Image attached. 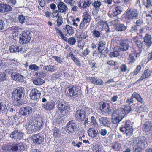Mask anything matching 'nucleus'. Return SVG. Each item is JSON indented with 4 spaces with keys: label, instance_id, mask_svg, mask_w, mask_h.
<instances>
[{
    "label": "nucleus",
    "instance_id": "nucleus-11",
    "mask_svg": "<svg viewBox=\"0 0 152 152\" xmlns=\"http://www.w3.org/2000/svg\"><path fill=\"white\" fill-rule=\"evenodd\" d=\"M33 109L31 107L29 106L22 107L19 111V114L20 116H26L29 115L33 112Z\"/></svg>",
    "mask_w": 152,
    "mask_h": 152
},
{
    "label": "nucleus",
    "instance_id": "nucleus-38",
    "mask_svg": "<svg viewBox=\"0 0 152 152\" xmlns=\"http://www.w3.org/2000/svg\"><path fill=\"white\" fill-rule=\"evenodd\" d=\"M34 83L36 85H40L44 83L43 79L39 78H36L33 81Z\"/></svg>",
    "mask_w": 152,
    "mask_h": 152
},
{
    "label": "nucleus",
    "instance_id": "nucleus-26",
    "mask_svg": "<svg viewBox=\"0 0 152 152\" xmlns=\"http://www.w3.org/2000/svg\"><path fill=\"white\" fill-rule=\"evenodd\" d=\"M91 16L88 12L86 11L83 13V16L82 21L85 22L86 23L89 22L91 20Z\"/></svg>",
    "mask_w": 152,
    "mask_h": 152
},
{
    "label": "nucleus",
    "instance_id": "nucleus-46",
    "mask_svg": "<svg viewBox=\"0 0 152 152\" xmlns=\"http://www.w3.org/2000/svg\"><path fill=\"white\" fill-rule=\"evenodd\" d=\"M92 36L94 38H98L101 34L98 30H94L92 32Z\"/></svg>",
    "mask_w": 152,
    "mask_h": 152
},
{
    "label": "nucleus",
    "instance_id": "nucleus-15",
    "mask_svg": "<svg viewBox=\"0 0 152 152\" xmlns=\"http://www.w3.org/2000/svg\"><path fill=\"white\" fill-rule=\"evenodd\" d=\"M57 6L58 10L56 11L54 13H57L58 12V13H66L68 10V8L66 5L63 2L61 1L59 2Z\"/></svg>",
    "mask_w": 152,
    "mask_h": 152
},
{
    "label": "nucleus",
    "instance_id": "nucleus-61",
    "mask_svg": "<svg viewBox=\"0 0 152 152\" xmlns=\"http://www.w3.org/2000/svg\"><path fill=\"white\" fill-rule=\"evenodd\" d=\"M72 60L76 65L79 67L81 66V64L75 57L74 56V57H73Z\"/></svg>",
    "mask_w": 152,
    "mask_h": 152
},
{
    "label": "nucleus",
    "instance_id": "nucleus-2",
    "mask_svg": "<svg viewBox=\"0 0 152 152\" xmlns=\"http://www.w3.org/2000/svg\"><path fill=\"white\" fill-rule=\"evenodd\" d=\"M146 142V139L144 137L134 138L133 144L134 152H138L140 151L142 147L145 146Z\"/></svg>",
    "mask_w": 152,
    "mask_h": 152
},
{
    "label": "nucleus",
    "instance_id": "nucleus-7",
    "mask_svg": "<svg viewBox=\"0 0 152 152\" xmlns=\"http://www.w3.org/2000/svg\"><path fill=\"white\" fill-rule=\"evenodd\" d=\"M77 127V124L76 122L71 120L67 124L65 127V130L67 133H73L76 131Z\"/></svg>",
    "mask_w": 152,
    "mask_h": 152
},
{
    "label": "nucleus",
    "instance_id": "nucleus-28",
    "mask_svg": "<svg viewBox=\"0 0 152 152\" xmlns=\"http://www.w3.org/2000/svg\"><path fill=\"white\" fill-rule=\"evenodd\" d=\"M122 12V8L121 6H117L115 8L112 13L114 17L117 16L118 15L121 14Z\"/></svg>",
    "mask_w": 152,
    "mask_h": 152
},
{
    "label": "nucleus",
    "instance_id": "nucleus-18",
    "mask_svg": "<svg viewBox=\"0 0 152 152\" xmlns=\"http://www.w3.org/2000/svg\"><path fill=\"white\" fill-rule=\"evenodd\" d=\"M41 95L40 92L36 88L32 90L30 94L31 98L33 100L38 99Z\"/></svg>",
    "mask_w": 152,
    "mask_h": 152
},
{
    "label": "nucleus",
    "instance_id": "nucleus-60",
    "mask_svg": "<svg viewBox=\"0 0 152 152\" xmlns=\"http://www.w3.org/2000/svg\"><path fill=\"white\" fill-rule=\"evenodd\" d=\"M55 105V103L53 100H51L48 103V107L50 109L53 108Z\"/></svg>",
    "mask_w": 152,
    "mask_h": 152
},
{
    "label": "nucleus",
    "instance_id": "nucleus-9",
    "mask_svg": "<svg viewBox=\"0 0 152 152\" xmlns=\"http://www.w3.org/2000/svg\"><path fill=\"white\" fill-rule=\"evenodd\" d=\"M25 91L23 89L20 88L15 90L12 94V99L19 101L20 98L24 96Z\"/></svg>",
    "mask_w": 152,
    "mask_h": 152
},
{
    "label": "nucleus",
    "instance_id": "nucleus-57",
    "mask_svg": "<svg viewBox=\"0 0 152 152\" xmlns=\"http://www.w3.org/2000/svg\"><path fill=\"white\" fill-rule=\"evenodd\" d=\"M29 69L31 70L37 71L39 69V67L35 64H31L29 66Z\"/></svg>",
    "mask_w": 152,
    "mask_h": 152
},
{
    "label": "nucleus",
    "instance_id": "nucleus-6",
    "mask_svg": "<svg viewBox=\"0 0 152 152\" xmlns=\"http://www.w3.org/2000/svg\"><path fill=\"white\" fill-rule=\"evenodd\" d=\"M67 93V95L68 96L75 98V97H78V95L82 93V92L79 88L73 86L68 88Z\"/></svg>",
    "mask_w": 152,
    "mask_h": 152
},
{
    "label": "nucleus",
    "instance_id": "nucleus-36",
    "mask_svg": "<svg viewBox=\"0 0 152 152\" xmlns=\"http://www.w3.org/2000/svg\"><path fill=\"white\" fill-rule=\"evenodd\" d=\"M11 144H4L2 146L1 148L4 151L10 152Z\"/></svg>",
    "mask_w": 152,
    "mask_h": 152
},
{
    "label": "nucleus",
    "instance_id": "nucleus-12",
    "mask_svg": "<svg viewBox=\"0 0 152 152\" xmlns=\"http://www.w3.org/2000/svg\"><path fill=\"white\" fill-rule=\"evenodd\" d=\"M24 145L22 142L11 144L10 152H18L24 149Z\"/></svg>",
    "mask_w": 152,
    "mask_h": 152
},
{
    "label": "nucleus",
    "instance_id": "nucleus-52",
    "mask_svg": "<svg viewBox=\"0 0 152 152\" xmlns=\"http://www.w3.org/2000/svg\"><path fill=\"white\" fill-rule=\"evenodd\" d=\"M42 119H41L40 120L37 121V122L36 124H35V125L36 128H37L38 130H40V129L42 125Z\"/></svg>",
    "mask_w": 152,
    "mask_h": 152
},
{
    "label": "nucleus",
    "instance_id": "nucleus-43",
    "mask_svg": "<svg viewBox=\"0 0 152 152\" xmlns=\"http://www.w3.org/2000/svg\"><path fill=\"white\" fill-rule=\"evenodd\" d=\"M68 43L70 45H74L75 44L76 40L74 37H71L69 38L67 41Z\"/></svg>",
    "mask_w": 152,
    "mask_h": 152
},
{
    "label": "nucleus",
    "instance_id": "nucleus-19",
    "mask_svg": "<svg viewBox=\"0 0 152 152\" xmlns=\"http://www.w3.org/2000/svg\"><path fill=\"white\" fill-rule=\"evenodd\" d=\"M101 126L105 127H109L110 126V121L109 118L106 117H102L99 118L97 117Z\"/></svg>",
    "mask_w": 152,
    "mask_h": 152
},
{
    "label": "nucleus",
    "instance_id": "nucleus-4",
    "mask_svg": "<svg viewBox=\"0 0 152 152\" xmlns=\"http://www.w3.org/2000/svg\"><path fill=\"white\" fill-rule=\"evenodd\" d=\"M31 33L27 30L23 31L20 35L19 43L22 44L28 43L31 40L32 37Z\"/></svg>",
    "mask_w": 152,
    "mask_h": 152
},
{
    "label": "nucleus",
    "instance_id": "nucleus-48",
    "mask_svg": "<svg viewBox=\"0 0 152 152\" xmlns=\"http://www.w3.org/2000/svg\"><path fill=\"white\" fill-rule=\"evenodd\" d=\"M57 16L58 17V18L56 20L57 23V26H59L60 25H61L63 23V21L62 20V16L60 15H59L57 14Z\"/></svg>",
    "mask_w": 152,
    "mask_h": 152
},
{
    "label": "nucleus",
    "instance_id": "nucleus-40",
    "mask_svg": "<svg viewBox=\"0 0 152 152\" xmlns=\"http://www.w3.org/2000/svg\"><path fill=\"white\" fill-rule=\"evenodd\" d=\"M104 44L102 41H100L98 44V50L100 53H102V50L104 49Z\"/></svg>",
    "mask_w": 152,
    "mask_h": 152
},
{
    "label": "nucleus",
    "instance_id": "nucleus-42",
    "mask_svg": "<svg viewBox=\"0 0 152 152\" xmlns=\"http://www.w3.org/2000/svg\"><path fill=\"white\" fill-rule=\"evenodd\" d=\"M32 117L31 116L27 115L24 118V121L23 122L26 123V124H30V123L31 122L32 120Z\"/></svg>",
    "mask_w": 152,
    "mask_h": 152
},
{
    "label": "nucleus",
    "instance_id": "nucleus-50",
    "mask_svg": "<svg viewBox=\"0 0 152 152\" xmlns=\"http://www.w3.org/2000/svg\"><path fill=\"white\" fill-rule=\"evenodd\" d=\"M131 122L130 121H126L123 122V124H124V127L125 129L132 127V126H130Z\"/></svg>",
    "mask_w": 152,
    "mask_h": 152
},
{
    "label": "nucleus",
    "instance_id": "nucleus-31",
    "mask_svg": "<svg viewBox=\"0 0 152 152\" xmlns=\"http://www.w3.org/2000/svg\"><path fill=\"white\" fill-rule=\"evenodd\" d=\"M91 0H84L82 8L84 10L89 7L92 4Z\"/></svg>",
    "mask_w": 152,
    "mask_h": 152
},
{
    "label": "nucleus",
    "instance_id": "nucleus-22",
    "mask_svg": "<svg viewBox=\"0 0 152 152\" xmlns=\"http://www.w3.org/2000/svg\"><path fill=\"white\" fill-rule=\"evenodd\" d=\"M88 135L92 139H94L98 136V131L95 129L90 128L88 132Z\"/></svg>",
    "mask_w": 152,
    "mask_h": 152
},
{
    "label": "nucleus",
    "instance_id": "nucleus-13",
    "mask_svg": "<svg viewBox=\"0 0 152 152\" xmlns=\"http://www.w3.org/2000/svg\"><path fill=\"white\" fill-rule=\"evenodd\" d=\"M23 135V133L20 131L15 130L10 134V137L16 140H21Z\"/></svg>",
    "mask_w": 152,
    "mask_h": 152
},
{
    "label": "nucleus",
    "instance_id": "nucleus-20",
    "mask_svg": "<svg viewBox=\"0 0 152 152\" xmlns=\"http://www.w3.org/2000/svg\"><path fill=\"white\" fill-rule=\"evenodd\" d=\"M152 73V70L150 69H147L145 70L142 74L140 78L138 79V81H140L143 79L148 78L151 76Z\"/></svg>",
    "mask_w": 152,
    "mask_h": 152
},
{
    "label": "nucleus",
    "instance_id": "nucleus-23",
    "mask_svg": "<svg viewBox=\"0 0 152 152\" xmlns=\"http://www.w3.org/2000/svg\"><path fill=\"white\" fill-rule=\"evenodd\" d=\"M11 77L12 79L15 81H22L23 80V76L18 73H12Z\"/></svg>",
    "mask_w": 152,
    "mask_h": 152
},
{
    "label": "nucleus",
    "instance_id": "nucleus-14",
    "mask_svg": "<svg viewBox=\"0 0 152 152\" xmlns=\"http://www.w3.org/2000/svg\"><path fill=\"white\" fill-rule=\"evenodd\" d=\"M34 143L37 145H39L42 143L44 140V138L41 134H38L31 137Z\"/></svg>",
    "mask_w": 152,
    "mask_h": 152
},
{
    "label": "nucleus",
    "instance_id": "nucleus-63",
    "mask_svg": "<svg viewBox=\"0 0 152 152\" xmlns=\"http://www.w3.org/2000/svg\"><path fill=\"white\" fill-rule=\"evenodd\" d=\"M84 45L85 44L82 41H78L77 46L79 48L83 49Z\"/></svg>",
    "mask_w": 152,
    "mask_h": 152
},
{
    "label": "nucleus",
    "instance_id": "nucleus-56",
    "mask_svg": "<svg viewBox=\"0 0 152 152\" xmlns=\"http://www.w3.org/2000/svg\"><path fill=\"white\" fill-rule=\"evenodd\" d=\"M99 134L102 136L106 135L107 133V131L105 129H101L99 131Z\"/></svg>",
    "mask_w": 152,
    "mask_h": 152
},
{
    "label": "nucleus",
    "instance_id": "nucleus-58",
    "mask_svg": "<svg viewBox=\"0 0 152 152\" xmlns=\"http://www.w3.org/2000/svg\"><path fill=\"white\" fill-rule=\"evenodd\" d=\"M7 109L6 105L4 103H0V112L5 111Z\"/></svg>",
    "mask_w": 152,
    "mask_h": 152
},
{
    "label": "nucleus",
    "instance_id": "nucleus-49",
    "mask_svg": "<svg viewBox=\"0 0 152 152\" xmlns=\"http://www.w3.org/2000/svg\"><path fill=\"white\" fill-rule=\"evenodd\" d=\"M18 20L19 22L21 24H23L25 23L26 21V19L25 17L21 15L19 16L18 18Z\"/></svg>",
    "mask_w": 152,
    "mask_h": 152
},
{
    "label": "nucleus",
    "instance_id": "nucleus-16",
    "mask_svg": "<svg viewBox=\"0 0 152 152\" xmlns=\"http://www.w3.org/2000/svg\"><path fill=\"white\" fill-rule=\"evenodd\" d=\"M10 50L11 52L16 53L19 52L24 53L26 51L24 47H22L21 46L15 47L14 45H12L10 47Z\"/></svg>",
    "mask_w": 152,
    "mask_h": 152
},
{
    "label": "nucleus",
    "instance_id": "nucleus-32",
    "mask_svg": "<svg viewBox=\"0 0 152 152\" xmlns=\"http://www.w3.org/2000/svg\"><path fill=\"white\" fill-rule=\"evenodd\" d=\"M121 147V144L118 142H115L112 146V148L115 151H118L120 150Z\"/></svg>",
    "mask_w": 152,
    "mask_h": 152
},
{
    "label": "nucleus",
    "instance_id": "nucleus-25",
    "mask_svg": "<svg viewBox=\"0 0 152 152\" xmlns=\"http://www.w3.org/2000/svg\"><path fill=\"white\" fill-rule=\"evenodd\" d=\"M100 107V109L102 112L104 113L108 112L110 111V107L109 104L103 103L102 105Z\"/></svg>",
    "mask_w": 152,
    "mask_h": 152
},
{
    "label": "nucleus",
    "instance_id": "nucleus-21",
    "mask_svg": "<svg viewBox=\"0 0 152 152\" xmlns=\"http://www.w3.org/2000/svg\"><path fill=\"white\" fill-rule=\"evenodd\" d=\"M12 7L7 4H0V12L4 13L11 10Z\"/></svg>",
    "mask_w": 152,
    "mask_h": 152
},
{
    "label": "nucleus",
    "instance_id": "nucleus-17",
    "mask_svg": "<svg viewBox=\"0 0 152 152\" xmlns=\"http://www.w3.org/2000/svg\"><path fill=\"white\" fill-rule=\"evenodd\" d=\"M75 116L78 120L83 121L86 116V113L83 110H79L76 111Z\"/></svg>",
    "mask_w": 152,
    "mask_h": 152
},
{
    "label": "nucleus",
    "instance_id": "nucleus-10",
    "mask_svg": "<svg viewBox=\"0 0 152 152\" xmlns=\"http://www.w3.org/2000/svg\"><path fill=\"white\" fill-rule=\"evenodd\" d=\"M130 41L128 39L123 40L120 42V46H116V49L121 51H125L129 49V44L130 43Z\"/></svg>",
    "mask_w": 152,
    "mask_h": 152
},
{
    "label": "nucleus",
    "instance_id": "nucleus-27",
    "mask_svg": "<svg viewBox=\"0 0 152 152\" xmlns=\"http://www.w3.org/2000/svg\"><path fill=\"white\" fill-rule=\"evenodd\" d=\"M121 109L123 110L124 116L126 114L128 113L133 110L131 106L129 104L125 105L124 108H120L117 109V110H121Z\"/></svg>",
    "mask_w": 152,
    "mask_h": 152
},
{
    "label": "nucleus",
    "instance_id": "nucleus-8",
    "mask_svg": "<svg viewBox=\"0 0 152 152\" xmlns=\"http://www.w3.org/2000/svg\"><path fill=\"white\" fill-rule=\"evenodd\" d=\"M138 12L136 9H128L126 13V19L128 20L137 19L138 16Z\"/></svg>",
    "mask_w": 152,
    "mask_h": 152
},
{
    "label": "nucleus",
    "instance_id": "nucleus-54",
    "mask_svg": "<svg viewBox=\"0 0 152 152\" xmlns=\"http://www.w3.org/2000/svg\"><path fill=\"white\" fill-rule=\"evenodd\" d=\"M71 144L74 147L79 148L80 147V145H82V142H78L77 143H76L75 141H73L71 142Z\"/></svg>",
    "mask_w": 152,
    "mask_h": 152
},
{
    "label": "nucleus",
    "instance_id": "nucleus-5",
    "mask_svg": "<svg viewBox=\"0 0 152 152\" xmlns=\"http://www.w3.org/2000/svg\"><path fill=\"white\" fill-rule=\"evenodd\" d=\"M123 110H116L114 111L112 116L114 117L113 118L112 122L114 124H117L119 123L124 118Z\"/></svg>",
    "mask_w": 152,
    "mask_h": 152
},
{
    "label": "nucleus",
    "instance_id": "nucleus-39",
    "mask_svg": "<svg viewBox=\"0 0 152 152\" xmlns=\"http://www.w3.org/2000/svg\"><path fill=\"white\" fill-rule=\"evenodd\" d=\"M127 27L124 24H121L117 26L116 30L118 31H123L126 30Z\"/></svg>",
    "mask_w": 152,
    "mask_h": 152
},
{
    "label": "nucleus",
    "instance_id": "nucleus-35",
    "mask_svg": "<svg viewBox=\"0 0 152 152\" xmlns=\"http://www.w3.org/2000/svg\"><path fill=\"white\" fill-rule=\"evenodd\" d=\"M132 97H134V98H136L138 101L141 103H142L143 99L142 98H141L140 96L137 93L134 92L132 94Z\"/></svg>",
    "mask_w": 152,
    "mask_h": 152
},
{
    "label": "nucleus",
    "instance_id": "nucleus-45",
    "mask_svg": "<svg viewBox=\"0 0 152 152\" xmlns=\"http://www.w3.org/2000/svg\"><path fill=\"white\" fill-rule=\"evenodd\" d=\"M141 69V66L140 65H138L134 71L131 72V74L132 75H135L137 74L140 71Z\"/></svg>",
    "mask_w": 152,
    "mask_h": 152
},
{
    "label": "nucleus",
    "instance_id": "nucleus-3",
    "mask_svg": "<svg viewBox=\"0 0 152 152\" xmlns=\"http://www.w3.org/2000/svg\"><path fill=\"white\" fill-rule=\"evenodd\" d=\"M144 41H142L139 40L136 41L135 45L139 48L144 49L146 47H149L152 44L151 36L148 34H146L144 37Z\"/></svg>",
    "mask_w": 152,
    "mask_h": 152
},
{
    "label": "nucleus",
    "instance_id": "nucleus-1",
    "mask_svg": "<svg viewBox=\"0 0 152 152\" xmlns=\"http://www.w3.org/2000/svg\"><path fill=\"white\" fill-rule=\"evenodd\" d=\"M68 107L67 102L64 101L60 102L58 105L57 110L55 114V118L57 125H60L64 122L63 117Z\"/></svg>",
    "mask_w": 152,
    "mask_h": 152
},
{
    "label": "nucleus",
    "instance_id": "nucleus-62",
    "mask_svg": "<svg viewBox=\"0 0 152 152\" xmlns=\"http://www.w3.org/2000/svg\"><path fill=\"white\" fill-rule=\"evenodd\" d=\"M103 83L104 82L102 80L96 78L95 85L101 86L103 84Z\"/></svg>",
    "mask_w": 152,
    "mask_h": 152
},
{
    "label": "nucleus",
    "instance_id": "nucleus-51",
    "mask_svg": "<svg viewBox=\"0 0 152 152\" xmlns=\"http://www.w3.org/2000/svg\"><path fill=\"white\" fill-rule=\"evenodd\" d=\"M91 123L92 125L96 126H98V124L95 118L93 116H91Z\"/></svg>",
    "mask_w": 152,
    "mask_h": 152
},
{
    "label": "nucleus",
    "instance_id": "nucleus-29",
    "mask_svg": "<svg viewBox=\"0 0 152 152\" xmlns=\"http://www.w3.org/2000/svg\"><path fill=\"white\" fill-rule=\"evenodd\" d=\"M94 9L99 11V9L100 8V7L102 5V3L99 0H97L94 1L92 3Z\"/></svg>",
    "mask_w": 152,
    "mask_h": 152
},
{
    "label": "nucleus",
    "instance_id": "nucleus-64",
    "mask_svg": "<svg viewBox=\"0 0 152 152\" xmlns=\"http://www.w3.org/2000/svg\"><path fill=\"white\" fill-rule=\"evenodd\" d=\"M53 58L58 63L61 64L62 62L61 58L58 56H53Z\"/></svg>",
    "mask_w": 152,
    "mask_h": 152
},
{
    "label": "nucleus",
    "instance_id": "nucleus-41",
    "mask_svg": "<svg viewBox=\"0 0 152 152\" xmlns=\"http://www.w3.org/2000/svg\"><path fill=\"white\" fill-rule=\"evenodd\" d=\"M143 129L145 131L148 132L151 130V127L148 122H146L144 124Z\"/></svg>",
    "mask_w": 152,
    "mask_h": 152
},
{
    "label": "nucleus",
    "instance_id": "nucleus-33",
    "mask_svg": "<svg viewBox=\"0 0 152 152\" xmlns=\"http://www.w3.org/2000/svg\"><path fill=\"white\" fill-rule=\"evenodd\" d=\"M64 29L66 31L67 34L69 35H72L74 33L73 28L69 25H66Z\"/></svg>",
    "mask_w": 152,
    "mask_h": 152
},
{
    "label": "nucleus",
    "instance_id": "nucleus-53",
    "mask_svg": "<svg viewBox=\"0 0 152 152\" xmlns=\"http://www.w3.org/2000/svg\"><path fill=\"white\" fill-rule=\"evenodd\" d=\"M7 77L5 73L1 72L0 73V81H3L6 80Z\"/></svg>",
    "mask_w": 152,
    "mask_h": 152
},
{
    "label": "nucleus",
    "instance_id": "nucleus-55",
    "mask_svg": "<svg viewBox=\"0 0 152 152\" xmlns=\"http://www.w3.org/2000/svg\"><path fill=\"white\" fill-rule=\"evenodd\" d=\"M146 8H148L152 6V0H147L144 4Z\"/></svg>",
    "mask_w": 152,
    "mask_h": 152
},
{
    "label": "nucleus",
    "instance_id": "nucleus-47",
    "mask_svg": "<svg viewBox=\"0 0 152 152\" xmlns=\"http://www.w3.org/2000/svg\"><path fill=\"white\" fill-rule=\"evenodd\" d=\"M53 135L55 137H59L60 135V132L59 130L56 128L53 129Z\"/></svg>",
    "mask_w": 152,
    "mask_h": 152
},
{
    "label": "nucleus",
    "instance_id": "nucleus-34",
    "mask_svg": "<svg viewBox=\"0 0 152 152\" xmlns=\"http://www.w3.org/2000/svg\"><path fill=\"white\" fill-rule=\"evenodd\" d=\"M120 51L119 50L116 49L115 47L114 51L110 53L109 56L111 57H117L119 55Z\"/></svg>",
    "mask_w": 152,
    "mask_h": 152
},
{
    "label": "nucleus",
    "instance_id": "nucleus-37",
    "mask_svg": "<svg viewBox=\"0 0 152 152\" xmlns=\"http://www.w3.org/2000/svg\"><path fill=\"white\" fill-rule=\"evenodd\" d=\"M135 55L134 53L133 52L129 55L128 58L129 64H132L135 62L136 60L134 58Z\"/></svg>",
    "mask_w": 152,
    "mask_h": 152
},
{
    "label": "nucleus",
    "instance_id": "nucleus-59",
    "mask_svg": "<svg viewBox=\"0 0 152 152\" xmlns=\"http://www.w3.org/2000/svg\"><path fill=\"white\" fill-rule=\"evenodd\" d=\"M127 67L125 64H121L120 67V69L122 72H125L127 70Z\"/></svg>",
    "mask_w": 152,
    "mask_h": 152
},
{
    "label": "nucleus",
    "instance_id": "nucleus-30",
    "mask_svg": "<svg viewBox=\"0 0 152 152\" xmlns=\"http://www.w3.org/2000/svg\"><path fill=\"white\" fill-rule=\"evenodd\" d=\"M55 30L56 31V33L60 36L62 39L64 41H67V38L64 36V34L58 28L55 27Z\"/></svg>",
    "mask_w": 152,
    "mask_h": 152
},
{
    "label": "nucleus",
    "instance_id": "nucleus-24",
    "mask_svg": "<svg viewBox=\"0 0 152 152\" xmlns=\"http://www.w3.org/2000/svg\"><path fill=\"white\" fill-rule=\"evenodd\" d=\"M26 128L27 130L28 131V132L33 133L35 132L36 131L38 130L37 128H36L35 125L32 124V123L29 124H26Z\"/></svg>",
    "mask_w": 152,
    "mask_h": 152
},
{
    "label": "nucleus",
    "instance_id": "nucleus-44",
    "mask_svg": "<svg viewBox=\"0 0 152 152\" xmlns=\"http://www.w3.org/2000/svg\"><path fill=\"white\" fill-rule=\"evenodd\" d=\"M133 129L132 127L128 128L125 129V133L127 136H130L133 134Z\"/></svg>",
    "mask_w": 152,
    "mask_h": 152
}]
</instances>
